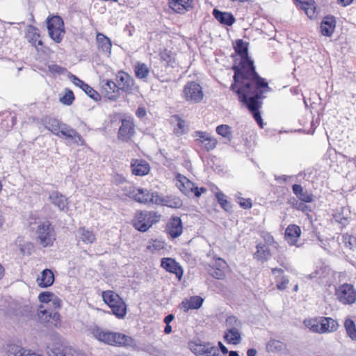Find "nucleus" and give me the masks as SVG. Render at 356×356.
Wrapping results in <instances>:
<instances>
[{"label": "nucleus", "instance_id": "f257e3e1", "mask_svg": "<svg viewBox=\"0 0 356 356\" xmlns=\"http://www.w3.org/2000/svg\"><path fill=\"white\" fill-rule=\"evenodd\" d=\"M230 90L238 95V101L250 111L258 126L264 128V123L259 109L262 106L263 99L266 98L265 94L272 90L267 81L261 79L250 83L248 88L243 84Z\"/></svg>", "mask_w": 356, "mask_h": 356}, {"label": "nucleus", "instance_id": "f03ea898", "mask_svg": "<svg viewBox=\"0 0 356 356\" xmlns=\"http://www.w3.org/2000/svg\"><path fill=\"white\" fill-rule=\"evenodd\" d=\"M248 46L249 43L242 39H237L233 43L234 51L240 56L241 61L238 65H234L232 67L234 76L230 89L243 84L248 88L250 83L265 79L257 72L254 61L248 55Z\"/></svg>", "mask_w": 356, "mask_h": 356}, {"label": "nucleus", "instance_id": "7ed1b4c3", "mask_svg": "<svg viewBox=\"0 0 356 356\" xmlns=\"http://www.w3.org/2000/svg\"><path fill=\"white\" fill-rule=\"evenodd\" d=\"M88 330L96 340L109 346H131L134 342L133 339L128 335L105 330L97 325L90 326Z\"/></svg>", "mask_w": 356, "mask_h": 356}, {"label": "nucleus", "instance_id": "20e7f679", "mask_svg": "<svg viewBox=\"0 0 356 356\" xmlns=\"http://www.w3.org/2000/svg\"><path fill=\"white\" fill-rule=\"evenodd\" d=\"M126 195L141 204L162 205L163 202V197H161L158 192L151 191L146 188L129 186L126 190Z\"/></svg>", "mask_w": 356, "mask_h": 356}, {"label": "nucleus", "instance_id": "39448f33", "mask_svg": "<svg viewBox=\"0 0 356 356\" xmlns=\"http://www.w3.org/2000/svg\"><path fill=\"white\" fill-rule=\"evenodd\" d=\"M35 235L37 242L43 248L52 246L56 239V231L49 220L38 225Z\"/></svg>", "mask_w": 356, "mask_h": 356}, {"label": "nucleus", "instance_id": "423d86ee", "mask_svg": "<svg viewBox=\"0 0 356 356\" xmlns=\"http://www.w3.org/2000/svg\"><path fill=\"white\" fill-rule=\"evenodd\" d=\"M102 298L112 310V313L119 318H122L127 314V305L123 299L113 291L102 293Z\"/></svg>", "mask_w": 356, "mask_h": 356}, {"label": "nucleus", "instance_id": "0eeeda50", "mask_svg": "<svg viewBox=\"0 0 356 356\" xmlns=\"http://www.w3.org/2000/svg\"><path fill=\"white\" fill-rule=\"evenodd\" d=\"M161 216L159 213L153 211L138 212L134 221V227L141 232H145L160 220Z\"/></svg>", "mask_w": 356, "mask_h": 356}, {"label": "nucleus", "instance_id": "6e6552de", "mask_svg": "<svg viewBox=\"0 0 356 356\" xmlns=\"http://www.w3.org/2000/svg\"><path fill=\"white\" fill-rule=\"evenodd\" d=\"M43 124L47 129L58 137L75 136V129L54 118H46Z\"/></svg>", "mask_w": 356, "mask_h": 356}, {"label": "nucleus", "instance_id": "1a4fd4ad", "mask_svg": "<svg viewBox=\"0 0 356 356\" xmlns=\"http://www.w3.org/2000/svg\"><path fill=\"white\" fill-rule=\"evenodd\" d=\"M337 299L343 305H352L356 301V290L351 284H340L335 289Z\"/></svg>", "mask_w": 356, "mask_h": 356}, {"label": "nucleus", "instance_id": "9d476101", "mask_svg": "<svg viewBox=\"0 0 356 356\" xmlns=\"http://www.w3.org/2000/svg\"><path fill=\"white\" fill-rule=\"evenodd\" d=\"M185 99L191 103L197 104L203 99L204 93L202 86L195 81H188L183 90Z\"/></svg>", "mask_w": 356, "mask_h": 356}, {"label": "nucleus", "instance_id": "9b49d317", "mask_svg": "<svg viewBox=\"0 0 356 356\" xmlns=\"http://www.w3.org/2000/svg\"><path fill=\"white\" fill-rule=\"evenodd\" d=\"M179 191L188 197H199L207 191L204 187L198 188L195 184L179 173Z\"/></svg>", "mask_w": 356, "mask_h": 356}, {"label": "nucleus", "instance_id": "f8f14e48", "mask_svg": "<svg viewBox=\"0 0 356 356\" xmlns=\"http://www.w3.org/2000/svg\"><path fill=\"white\" fill-rule=\"evenodd\" d=\"M63 21L59 16L52 17L47 22V29L50 38L56 43H60L63 40V35L65 31L63 30Z\"/></svg>", "mask_w": 356, "mask_h": 356}, {"label": "nucleus", "instance_id": "ddd939ff", "mask_svg": "<svg viewBox=\"0 0 356 356\" xmlns=\"http://www.w3.org/2000/svg\"><path fill=\"white\" fill-rule=\"evenodd\" d=\"M115 81L118 88L127 95L132 94L136 89L135 81L128 73L119 71L115 76Z\"/></svg>", "mask_w": 356, "mask_h": 356}, {"label": "nucleus", "instance_id": "4468645a", "mask_svg": "<svg viewBox=\"0 0 356 356\" xmlns=\"http://www.w3.org/2000/svg\"><path fill=\"white\" fill-rule=\"evenodd\" d=\"M135 133V124L133 120L131 118L122 119L118 132V140L128 143L131 140Z\"/></svg>", "mask_w": 356, "mask_h": 356}, {"label": "nucleus", "instance_id": "2eb2a0df", "mask_svg": "<svg viewBox=\"0 0 356 356\" xmlns=\"http://www.w3.org/2000/svg\"><path fill=\"white\" fill-rule=\"evenodd\" d=\"M189 348L197 356H211L212 353H215L216 351H218L217 348L209 343H197L191 342L189 343Z\"/></svg>", "mask_w": 356, "mask_h": 356}, {"label": "nucleus", "instance_id": "dca6fc26", "mask_svg": "<svg viewBox=\"0 0 356 356\" xmlns=\"http://www.w3.org/2000/svg\"><path fill=\"white\" fill-rule=\"evenodd\" d=\"M70 79L76 86L81 88L91 99L96 102L101 99L100 95L95 90H94L91 86L85 83L83 81L81 80L76 76L71 74L70 76Z\"/></svg>", "mask_w": 356, "mask_h": 356}, {"label": "nucleus", "instance_id": "f3484780", "mask_svg": "<svg viewBox=\"0 0 356 356\" xmlns=\"http://www.w3.org/2000/svg\"><path fill=\"white\" fill-rule=\"evenodd\" d=\"M49 199L52 204L61 211L68 210V199L58 191H52L49 193Z\"/></svg>", "mask_w": 356, "mask_h": 356}, {"label": "nucleus", "instance_id": "a211bd4d", "mask_svg": "<svg viewBox=\"0 0 356 356\" xmlns=\"http://www.w3.org/2000/svg\"><path fill=\"white\" fill-rule=\"evenodd\" d=\"M195 136L198 138L196 141L202 144L204 149L209 152L213 149L217 144V140L214 138L210 136V135L204 131H195Z\"/></svg>", "mask_w": 356, "mask_h": 356}, {"label": "nucleus", "instance_id": "6ab92c4d", "mask_svg": "<svg viewBox=\"0 0 356 356\" xmlns=\"http://www.w3.org/2000/svg\"><path fill=\"white\" fill-rule=\"evenodd\" d=\"M131 172L136 176H145L150 170L149 163L143 159H134L131 163Z\"/></svg>", "mask_w": 356, "mask_h": 356}, {"label": "nucleus", "instance_id": "aec40b11", "mask_svg": "<svg viewBox=\"0 0 356 356\" xmlns=\"http://www.w3.org/2000/svg\"><path fill=\"white\" fill-rule=\"evenodd\" d=\"M214 18L222 25L230 26L234 24L236 19L233 14L228 12H223L217 8H214L212 11Z\"/></svg>", "mask_w": 356, "mask_h": 356}, {"label": "nucleus", "instance_id": "412c9836", "mask_svg": "<svg viewBox=\"0 0 356 356\" xmlns=\"http://www.w3.org/2000/svg\"><path fill=\"white\" fill-rule=\"evenodd\" d=\"M336 27V19L332 15L325 16L321 23V32L323 35L330 37Z\"/></svg>", "mask_w": 356, "mask_h": 356}, {"label": "nucleus", "instance_id": "4be33fe9", "mask_svg": "<svg viewBox=\"0 0 356 356\" xmlns=\"http://www.w3.org/2000/svg\"><path fill=\"white\" fill-rule=\"evenodd\" d=\"M204 302V298L199 296H191L189 298H185L181 301V307L185 312L190 309H200Z\"/></svg>", "mask_w": 356, "mask_h": 356}, {"label": "nucleus", "instance_id": "5701e85b", "mask_svg": "<svg viewBox=\"0 0 356 356\" xmlns=\"http://www.w3.org/2000/svg\"><path fill=\"white\" fill-rule=\"evenodd\" d=\"M103 89L108 99L115 101L119 98L120 89L118 88L116 81L106 80V83L103 86Z\"/></svg>", "mask_w": 356, "mask_h": 356}, {"label": "nucleus", "instance_id": "b1692460", "mask_svg": "<svg viewBox=\"0 0 356 356\" xmlns=\"http://www.w3.org/2000/svg\"><path fill=\"white\" fill-rule=\"evenodd\" d=\"M96 40L99 51L102 53L111 55L112 49V42L111 39L102 33H97Z\"/></svg>", "mask_w": 356, "mask_h": 356}, {"label": "nucleus", "instance_id": "393cba45", "mask_svg": "<svg viewBox=\"0 0 356 356\" xmlns=\"http://www.w3.org/2000/svg\"><path fill=\"white\" fill-rule=\"evenodd\" d=\"M321 333L333 332L339 327L338 322L330 317H321L319 318Z\"/></svg>", "mask_w": 356, "mask_h": 356}, {"label": "nucleus", "instance_id": "a878e982", "mask_svg": "<svg viewBox=\"0 0 356 356\" xmlns=\"http://www.w3.org/2000/svg\"><path fill=\"white\" fill-rule=\"evenodd\" d=\"M301 230L296 225H289L285 231V238L290 245H295L300 237Z\"/></svg>", "mask_w": 356, "mask_h": 356}, {"label": "nucleus", "instance_id": "bb28decb", "mask_svg": "<svg viewBox=\"0 0 356 356\" xmlns=\"http://www.w3.org/2000/svg\"><path fill=\"white\" fill-rule=\"evenodd\" d=\"M292 191L297 198L303 202H312L314 201L313 194L304 190L302 186L300 184H293L292 186Z\"/></svg>", "mask_w": 356, "mask_h": 356}, {"label": "nucleus", "instance_id": "cd10ccee", "mask_svg": "<svg viewBox=\"0 0 356 356\" xmlns=\"http://www.w3.org/2000/svg\"><path fill=\"white\" fill-rule=\"evenodd\" d=\"M38 31V29L33 25L28 26L26 37L29 42L35 47L43 45V42L40 39V35Z\"/></svg>", "mask_w": 356, "mask_h": 356}, {"label": "nucleus", "instance_id": "c85d7f7f", "mask_svg": "<svg viewBox=\"0 0 356 356\" xmlns=\"http://www.w3.org/2000/svg\"><path fill=\"white\" fill-rule=\"evenodd\" d=\"M256 248L257 251L254 254V258L261 262L268 261L271 256L269 247L266 244L258 243Z\"/></svg>", "mask_w": 356, "mask_h": 356}, {"label": "nucleus", "instance_id": "c756f323", "mask_svg": "<svg viewBox=\"0 0 356 356\" xmlns=\"http://www.w3.org/2000/svg\"><path fill=\"white\" fill-rule=\"evenodd\" d=\"M40 286L47 288L51 286L54 282V275L51 270L46 268L41 273V276L38 279Z\"/></svg>", "mask_w": 356, "mask_h": 356}, {"label": "nucleus", "instance_id": "7c9ffc66", "mask_svg": "<svg viewBox=\"0 0 356 356\" xmlns=\"http://www.w3.org/2000/svg\"><path fill=\"white\" fill-rule=\"evenodd\" d=\"M224 339L229 344H239L242 340L241 330H226Z\"/></svg>", "mask_w": 356, "mask_h": 356}, {"label": "nucleus", "instance_id": "2f4dec72", "mask_svg": "<svg viewBox=\"0 0 356 356\" xmlns=\"http://www.w3.org/2000/svg\"><path fill=\"white\" fill-rule=\"evenodd\" d=\"M161 266L166 271L176 275L178 277V263L175 259L170 257H165L161 259Z\"/></svg>", "mask_w": 356, "mask_h": 356}, {"label": "nucleus", "instance_id": "473e14b6", "mask_svg": "<svg viewBox=\"0 0 356 356\" xmlns=\"http://www.w3.org/2000/svg\"><path fill=\"white\" fill-rule=\"evenodd\" d=\"M286 348V345L276 339L269 340L266 345V350L268 353H278L282 352Z\"/></svg>", "mask_w": 356, "mask_h": 356}, {"label": "nucleus", "instance_id": "72a5a7b5", "mask_svg": "<svg viewBox=\"0 0 356 356\" xmlns=\"http://www.w3.org/2000/svg\"><path fill=\"white\" fill-rule=\"evenodd\" d=\"M16 243L19 246V251L23 255H31L34 250L33 243L29 241H24L23 238L18 237Z\"/></svg>", "mask_w": 356, "mask_h": 356}, {"label": "nucleus", "instance_id": "f704fd0d", "mask_svg": "<svg viewBox=\"0 0 356 356\" xmlns=\"http://www.w3.org/2000/svg\"><path fill=\"white\" fill-rule=\"evenodd\" d=\"M136 76L139 79H147L149 74V69L145 63L138 62L134 67Z\"/></svg>", "mask_w": 356, "mask_h": 356}, {"label": "nucleus", "instance_id": "c9c22d12", "mask_svg": "<svg viewBox=\"0 0 356 356\" xmlns=\"http://www.w3.org/2000/svg\"><path fill=\"white\" fill-rule=\"evenodd\" d=\"M78 234L81 240L85 243H92L96 239L94 233L85 227H80L78 229Z\"/></svg>", "mask_w": 356, "mask_h": 356}, {"label": "nucleus", "instance_id": "e433bc0d", "mask_svg": "<svg viewBox=\"0 0 356 356\" xmlns=\"http://www.w3.org/2000/svg\"><path fill=\"white\" fill-rule=\"evenodd\" d=\"M6 350L8 356H26V353L29 350L17 344H8Z\"/></svg>", "mask_w": 356, "mask_h": 356}, {"label": "nucleus", "instance_id": "4c0bfd02", "mask_svg": "<svg viewBox=\"0 0 356 356\" xmlns=\"http://www.w3.org/2000/svg\"><path fill=\"white\" fill-rule=\"evenodd\" d=\"M225 325L227 330H241L243 323L236 316L230 315L226 318Z\"/></svg>", "mask_w": 356, "mask_h": 356}, {"label": "nucleus", "instance_id": "58836bf2", "mask_svg": "<svg viewBox=\"0 0 356 356\" xmlns=\"http://www.w3.org/2000/svg\"><path fill=\"white\" fill-rule=\"evenodd\" d=\"M344 327L347 335L353 340L356 341V326L353 320L346 318L344 321Z\"/></svg>", "mask_w": 356, "mask_h": 356}, {"label": "nucleus", "instance_id": "ea45409f", "mask_svg": "<svg viewBox=\"0 0 356 356\" xmlns=\"http://www.w3.org/2000/svg\"><path fill=\"white\" fill-rule=\"evenodd\" d=\"M165 248V242L162 240H150L147 245V249L152 253L163 250Z\"/></svg>", "mask_w": 356, "mask_h": 356}, {"label": "nucleus", "instance_id": "a19ab883", "mask_svg": "<svg viewBox=\"0 0 356 356\" xmlns=\"http://www.w3.org/2000/svg\"><path fill=\"white\" fill-rule=\"evenodd\" d=\"M173 222H170L166 225V230L172 238L178 237V216H172Z\"/></svg>", "mask_w": 356, "mask_h": 356}, {"label": "nucleus", "instance_id": "79ce46f5", "mask_svg": "<svg viewBox=\"0 0 356 356\" xmlns=\"http://www.w3.org/2000/svg\"><path fill=\"white\" fill-rule=\"evenodd\" d=\"M216 131L218 135L231 141L232 138L231 127L227 124H220L216 127Z\"/></svg>", "mask_w": 356, "mask_h": 356}, {"label": "nucleus", "instance_id": "37998d69", "mask_svg": "<svg viewBox=\"0 0 356 356\" xmlns=\"http://www.w3.org/2000/svg\"><path fill=\"white\" fill-rule=\"evenodd\" d=\"M179 15L186 12L191 11L195 4V0H179Z\"/></svg>", "mask_w": 356, "mask_h": 356}, {"label": "nucleus", "instance_id": "c03bdc74", "mask_svg": "<svg viewBox=\"0 0 356 356\" xmlns=\"http://www.w3.org/2000/svg\"><path fill=\"white\" fill-rule=\"evenodd\" d=\"M216 197L220 207L226 211L232 210L231 204L227 201L226 195L221 191L216 193Z\"/></svg>", "mask_w": 356, "mask_h": 356}, {"label": "nucleus", "instance_id": "a18cd8bd", "mask_svg": "<svg viewBox=\"0 0 356 356\" xmlns=\"http://www.w3.org/2000/svg\"><path fill=\"white\" fill-rule=\"evenodd\" d=\"M69 347L62 344L56 345L49 352V356H66Z\"/></svg>", "mask_w": 356, "mask_h": 356}, {"label": "nucleus", "instance_id": "49530a36", "mask_svg": "<svg viewBox=\"0 0 356 356\" xmlns=\"http://www.w3.org/2000/svg\"><path fill=\"white\" fill-rule=\"evenodd\" d=\"M304 324L312 332L316 333H321V325L319 321H318L317 319L312 318L305 320Z\"/></svg>", "mask_w": 356, "mask_h": 356}, {"label": "nucleus", "instance_id": "de8ad7c7", "mask_svg": "<svg viewBox=\"0 0 356 356\" xmlns=\"http://www.w3.org/2000/svg\"><path fill=\"white\" fill-rule=\"evenodd\" d=\"M74 99L75 97L73 92L71 90L66 88L65 95L60 98V102L65 105L70 106L73 104Z\"/></svg>", "mask_w": 356, "mask_h": 356}, {"label": "nucleus", "instance_id": "09e8293b", "mask_svg": "<svg viewBox=\"0 0 356 356\" xmlns=\"http://www.w3.org/2000/svg\"><path fill=\"white\" fill-rule=\"evenodd\" d=\"M162 205L167 206L171 208H177L178 202L177 197L174 195H167L165 197H163V202Z\"/></svg>", "mask_w": 356, "mask_h": 356}, {"label": "nucleus", "instance_id": "8fccbe9b", "mask_svg": "<svg viewBox=\"0 0 356 356\" xmlns=\"http://www.w3.org/2000/svg\"><path fill=\"white\" fill-rule=\"evenodd\" d=\"M209 273L213 277L217 280H222L225 276V270L218 268L211 267Z\"/></svg>", "mask_w": 356, "mask_h": 356}, {"label": "nucleus", "instance_id": "3c124183", "mask_svg": "<svg viewBox=\"0 0 356 356\" xmlns=\"http://www.w3.org/2000/svg\"><path fill=\"white\" fill-rule=\"evenodd\" d=\"M54 293L49 291H44L39 294L38 299L40 302L44 303H49L54 298Z\"/></svg>", "mask_w": 356, "mask_h": 356}, {"label": "nucleus", "instance_id": "603ef678", "mask_svg": "<svg viewBox=\"0 0 356 356\" xmlns=\"http://www.w3.org/2000/svg\"><path fill=\"white\" fill-rule=\"evenodd\" d=\"M333 218L337 223L341 225L342 228L345 227L348 224V218L343 216L340 213H334Z\"/></svg>", "mask_w": 356, "mask_h": 356}, {"label": "nucleus", "instance_id": "864d4df0", "mask_svg": "<svg viewBox=\"0 0 356 356\" xmlns=\"http://www.w3.org/2000/svg\"><path fill=\"white\" fill-rule=\"evenodd\" d=\"M49 71L52 74H63L67 72V69L58 65L54 64L48 66Z\"/></svg>", "mask_w": 356, "mask_h": 356}, {"label": "nucleus", "instance_id": "5fc2aeb1", "mask_svg": "<svg viewBox=\"0 0 356 356\" xmlns=\"http://www.w3.org/2000/svg\"><path fill=\"white\" fill-rule=\"evenodd\" d=\"M48 316L49 318L53 319L54 321H58L60 319V314L56 311H49L48 309L40 310V314Z\"/></svg>", "mask_w": 356, "mask_h": 356}, {"label": "nucleus", "instance_id": "6e6d98bb", "mask_svg": "<svg viewBox=\"0 0 356 356\" xmlns=\"http://www.w3.org/2000/svg\"><path fill=\"white\" fill-rule=\"evenodd\" d=\"M264 240L265 241V243L267 246H272L273 248H277V243L275 241L273 236L269 234H266L264 236Z\"/></svg>", "mask_w": 356, "mask_h": 356}, {"label": "nucleus", "instance_id": "4d7b16f0", "mask_svg": "<svg viewBox=\"0 0 356 356\" xmlns=\"http://www.w3.org/2000/svg\"><path fill=\"white\" fill-rule=\"evenodd\" d=\"M238 203L239 204L240 207L244 209H250L252 206V200L250 198L245 199L243 197H238Z\"/></svg>", "mask_w": 356, "mask_h": 356}, {"label": "nucleus", "instance_id": "13d9d810", "mask_svg": "<svg viewBox=\"0 0 356 356\" xmlns=\"http://www.w3.org/2000/svg\"><path fill=\"white\" fill-rule=\"evenodd\" d=\"M289 280L286 276H282L280 282H277L276 286L279 290L283 291L286 289Z\"/></svg>", "mask_w": 356, "mask_h": 356}, {"label": "nucleus", "instance_id": "bf43d9fd", "mask_svg": "<svg viewBox=\"0 0 356 356\" xmlns=\"http://www.w3.org/2000/svg\"><path fill=\"white\" fill-rule=\"evenodd\" d=\"M346 245L352 248L353 243L356 242V238L351 235H346L343 236Z\"/></svg>", "mask_w": 356, "mask_h": 356}, {"label": "nucleus", "instance_id": "052dcab7", "mask_svg": "<svg viewBox=\"0 0 356 356\" xmlns=\"http://www.w3.org/2000/svg\"><path fill=\"white\" fill-rule=\"evenodd\" d=\"M305 203H306V202H303L300 201V204H299V207H298V209H297V210H298V211H302L303 213H307V215L308 216H309V215L308 214V213L312 211V209H311V207H310V206L307 205Z\"/></svg>", "mask_w": 356, "mask_h": 356}, {"label": "nucleus", "instance_id": "680f3d73", "mask_svg": "<svg viewBox=\"0 0 356 356\" xmlns=\"http://www.w3.org/2000/svg\"><path fill=\"white\" fill-rule=\"evenodd\" d=\"M75 136H72V137H66L67 138H71L74 140V142L76 144H84V140L83 137L75 130Z\"/></svg>", "mask_w": 356, "mask_h": 356}, {"label": "nucleus", "instance_id": "e2e57ef3", "mask_svg": "<svg viewBox=\"0 0 356 356\" xmlns=\"http://www.w3.org/2000/svg\"><path fill=\"white\" fill-rule=\"evenodd\" d=\"M212 267L218 268L224 270L225 268L226 267V262L221 258H217L215 260L213 266Z\"/></svg>", "mask_w": 356, "mask_h": 356}, {"label": "nucleus", "instance_id": "0e129e2a", "mask_svg": "<svg viewBox=\"0 0 356 356\" xmlns=\"http://www.w3.org/2000/svg\"><path fill=\"white\" fill-rule=\"evenodd\" d=\"M300 200H297L296 197H291L288 200V203L291 206L293 209H298Z\"/></svg>", "mask_w": 356, "mask_h": 356}, {"label": "nucleus", "instance_id": "69168bd1", "mask_svg": "<svg viewBox=\"0 0 356 356\" xmlns=\"http://www.w3.org/2000/svg\"><path fill=\"white\" fill-rule=\"evenodd\" d=\"M168 4L170 9L178 13V0H168Z\"/></svg>", "mask_w": 356, "mask_h": 356}, {"label": "nucleus", "instance_id": "338daca9", "mask_svg": "<svg viewBox=\"0 0 356 356\" xmlns=\"http://www.w3.org/2000/svg\"><path fill=\"white\" fill-rule=\"evenodd\" d=\"M50 302H51L55 309L60 308L62 305V300L59 298H58L55 294L54 298H52V300Z\"/></svg>", "mask_w": 356, "mask_h": 356}, {"label": "nucleus", "instance_id": "774afa93", "mask_svg": "<svg viewBox=\"0 0 356 356\" xmlns=\"http://www.w3.org/2000/svg\"><path fill=\"white\" fill-rule=\"evenodd\" d=\"M146 113V110L144 107H138L136 111V115L139 118H144Z\"/></svg>", "mask_w": 356, "mask_h": 356}]
</instances>
